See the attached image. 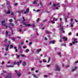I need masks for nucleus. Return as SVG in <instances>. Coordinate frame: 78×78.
Returning <instances> with one entry per match:
<instances>
[{"label":"nucleus","instance_id":"nucleus-1","mask_svg":"<svg viewBox=\"0 0 78 78\" xmlns=\"http://www.w3.org/2000/svg\"><path fill=\"white\" fill-rule=\"evenodd\" d=\"M5 78H12V74L10 73H8L5 76Z\"/></svg>","mask_w":78,"mask_h":78},{"label":"nucleus","instance_id":"nucleus-2","mask_svg":"<svg viewBox=\"0 0 78 78\" xmlns=\"http://www.w3.org/2000/svg\"><path fill=\"white\" fill-rule=\"evenodd\" d=\"M23 25H25L26 27H29L31 26V24H27V23L25 22H23Z\"/></svg>","mask_w":78,"mask_h":78},{"label":"nucleus","instance_id":"nucleus-3","mask_svg":"<svg viewBox=\"0 0 78 78\" xmlns=\"http://www.w3.org/2000/svg\"><path fill=\"white\" fill-rule=\"evenodd\" d=\"M55 67L56 68V70L57 71H60V68H59L58 65H55Z\"/></svg>","mask_w":78,"mask_h":78},{"label":"nucleus","instance_id":"nucleus-4","mask_svg":"<svg viewBox=\"0 0 78 78\" xmlns=\"http://www.w3.org/2000/svg\"><path fill=\"white\" fill-rule=\"evenodd\" d=\"M22 61H20V60H19V62H17V63H16V62H13L14 64H17V65L18 66H20V64H19L20 63H21V62H22Z\"/></svg>","mask_w":78,"mask_h":78},{"label":"nucleus","instance_id":"nucleus-5","mask_svg":"<svg viewBox=\"0 0 78 78\" xmlns=\"http://www.w3.org/2000/svg\"><path fill=\"white\" fill-rule=\"evenodd\" d=\"M14 67V65H6V67H8L9 68V67Z\"/></svg>","mask_w":78,"mask_h":78},{"label":"nucleus","instance_id":"nucleus-6","mask_svg":"<svg viewBox=\"0 0 78 78\" xmlns=\"http://www.w3.org/2000/svg\"><path fill=\"white\" fill-rule=\"evenodd\" d=\"M63 28H64L63 27H61L60 28V30L61 31H62V33H65V31H64V30H63Z\"/></svg>","mask_w":78,"mask_h":78},{"label":"nucleus","instance_id":"nucleus-7","mask_svg":"<svg viewBox=\"0 0 78 78\" xmlns=\"http://www.w3.org/2000/svg\"><path fill=\"white\" fill-rule=\"evenodd\" d=\"M40 5L41 6V8H43V5L41 2H40Z\"/></svg>","mask_w":78,"mask_h":78},{"label":"nucleus","instance_id":"nucleus-8","mask_svg":"<svg viewBox=\"0 0 78 78\" xmlns=\"http://www.w3.org/2000/svg\"><path fill=\"white\" fill-rule=\"evenodd\" d=\"M50 44H55V41H50Z\"/></svg>","mask_w":78,"mask_h":78},{"label":"nucleus","instance_id":"nucleus-9","mask_svg":"<svg viewBox=\"0 0 78 78\" xmlns=\"http://www.w3.org/2000/svg\"><path fill=\"white\" fill-rule=\"evenodd\" d=\"M23 66H26V64L25 62H24L23 63Z\"/></svg>","mask_w":78,"mask_h":78},{"label":"nucleus","instance_id":"nucleus-10","mask_svg":"<svg viewBox=\"0 0 78 78\" xmlns=\"http://www.w3.org/2000/svg\"><path fill=\"white\" fill-rule=\"evenodd\" d=\"M62 39H63L64 41H67V38L66 37H62Z\"/></svg>","mask_w":78,"mask_h":78},{"label":"nucleus","instance_id":"nucleus-11","mask_svg":"<svg viewBox=\"0 0 78 78\" xmlns=\"http://www.w3.org/2000/svg\"><path fill=\"white\" fill-rule=\"evenodd\" d=\"M57 54H58V55H59L60 57H61V52H58Z\"/></svg>","mask_w":78,"mask_h":78},{"label":"nucleus","instance_id":"nucleus-12","mask_svg":"<svg viewBox=\"0 0 78 78\" xmlns=\"http://www.w3.org/2000/svg\"><path fill=\"white\" fill-rule=\"evenodd\" d=\"M70 25L71 27H72V28H73V25L72 23H70Z\"/></svg>","mask_w":78,"mask_h":78},{"label":"nucleus","instance_id":"nucleus-13","mask_svg":"<svg viewBox=\"0 0 78 78\" xmlns=\"http://www.w3.org/2000/svg\"><path fill=\"white\" fill-rule=\"evenodd\" d=\"M2 25H3V26H4L5 27V28H8V26L6 25V24H2Z\"/></svg>","mask_w":78,"mask_h":78},{"label":"nucleus","instance_id":"nucleus-14","mask_svg":"<svg viewBox=\"0 0 78 78\" xmlns=\"http://www.w3.org/2000/svg\"><path fill=\"white\" fill-rule=\"evenodd\" d=\"M33 76L35 78H38V77L36 75L33 74Z\"/></svg>","mask_w":78,"mask_h":78},{"label":"nucleus","instance_id":"nucleus-15","mask_svg":"<svg viewBox=\"0 0 78 78\" xmlns=\"http://www.w3.org/2000/svg\"><path fill=\"white\" fill-rule=\"evenodd\" d=\"M20 75H21V74L20 73H18L17 74V75H18V76H19V77L20 76Z\"/></svg>","mask_w":78,"mask_h":78},{"label":"nucleus","instance_id":"nucleus-16","mask_svg":"<svg viewBox=\"0 0 78 78\" xmlns=\"http://www.w3.org/2000/svg\"><path fill=\"white\" fill-rule=\"evenodd\" d=\"M29 51H30V50H29L28 49H27L26 50L25 52L26 53H28Z\"/></svg>","mask_w":78,"mask_h":78},{"label":"nucleus","instance_id":"nucleus-17","mask_svg":"<svg viewBox=\"0 0 78 78\" xmlns=\"http://www.w3.org/2000/svg\"><path fill=\"white\" fill-rule=\"evenodd\" d=\"M10 25H11L12 27H14V24L11 23L9 24Z\"/></svg>","mask_w":78,"mask_h":78},{"label":"nucleus","instance_id":"nucleus-18","mask_svg":"<svg viewBox=\"0 0 78 78\" xmlns=\"http://www.w3.org/2000/svg\"><path fill=\"white\" fill-rule=\"evenodd\" d=\"M7 41H8V40L6 38L4 40V42H5V43H7Z\"/></svg>","mask_w":78,"mask_h":78},{"label":"nucleus","instance_id":"nucleus-19","mask_svg":"<svg viewBox=\"0 0 78 78\" xmlns=\"http://www.w3.org/2000/svg\"><path fill=\"white\" fill-rule=\"evenodd\" d=\"M14 49H16V52H17V47H16V46H15L14 47Z\"/></svg>","mask_w":78,"mask_h":78},{"label":"nucleus","instance_id":"nucleus-20","mask_svg":"<svg viewBox=\"0 0 78 78\" xmlns=\"http://www.w3.org/2000/svg\"><path fill=\"white\" fill-rule=\"evenodd\" d=\"M50 59H51V58H50V57H49L48 58V62H50Z\"/></svg>","mask_w":78,"mask_h":78},{"label":"nucleus","instance_id":"nucleus-21","mask_svg":"<svg viewBox=\"0 0 78 78\" xmlns=\"http://www.w3.org/2000/svg\"><path fill=\"white\" fill-rule=\"evenodd\" d=\"M5 20H4L3 21H2L1 22V23L2 24V25H3V24H3V23H5Z\"/></svg>","mask_w":78,"mask_h":78},{"label":"nucleus","instance_id":"nucleus-22","mask_svg":"<svg viewBox=\"0 0 78 78\" xmlns=\"http://www.w3.org/2000/svg\"><path fill=\"white\" fill-rule=\"evenodd\" d=\"M14 30H11V33H12V35H13V34H14V33H13V31H14Z\"/></svg>","mask_w":78,"mask_h":78},{"label":"nucleus","instance_id":"nucleus-23","mask_svg":"<svg viewBox=\"0 0 78 78\" xmlns=\"http://www.w3.org/2000/svg\"><path fill=\"white\" fill-rule=\"evenodd\" d=\"M22 49V46H20L19 47H18V49Z\"/></svg>","mask_w":78,"mask_h":78},{"label":"nucleus","instance_id":"nucleus-24","mask_svg":"<svg viewBox=\"0 0 78 78\" xmlns=\"http://www.w3.org/2000/svg\"><path fill=\"white\" fill-rule=\"evenodd\" d=\"M65 20L66 23H67V18H65Z\"/></svg>","mask_w":78,"mask_h":78},{"label":"nucleus","instance_id":"nucleus-25","mask_svg":"<svg viewBox=\"0 0 78 78\" xmlns=\"http://www.w3.org/2000/svg\"><path fill=\"white\" fill-rule=\"evenodd\" d=\"M17 58L19 59V57H20V55H16Z\"/></svg>","mask_w":78,"mask_h":78},{"label":"nucleus","instance_id":"nucleus-26","mask_svg":"<svg viewBox=\"0 0 78 78\" xmlns=\"http://www.w3.org/2000/svg\"><path fill=\"white\" fill-rule=\"evenodd\" d=\"M41 50H42V49H41V48H40V50L37 51H36V52H39V51H41Z\"/></svg>","mask_w":78,"mask_h":78},{"label":"nucleus","instance_id":"nucleus-27","mask_svg":"<svg viewBox=\"0 0 78 78\" xmlns=\"http://www.w3.org/2000/svg\"><path fill=\"white\" fill-rule=\"evenodd\" d=\"M6 48H9V44H8L7 46H6Z\"/></svg>","mask_w":78,"mask_h":78},{"label":"nucleus","instance_id":"nucleus-28","mask_svg":"<svg viewBox=\"0 0 78 78\" xmlns=\"http://www.w3.org/2000/svg\"><path fill=\"white\" fill-rule=\"evenodd\" d=\"M6 48H9V44H8L7 46H6Z\"/></svg>","mask_w":78,"mask_h":78},{"label":"nucleus","instance_id":"nucleus-29","mask_svg":"<svg viewBox=\"0 0 78 78\" xmlns=\"http://www.w3.org/2000/svg\"><path fill=\"white\" fill-rule=\"evenodd\" d=\"M10 11H8L6 13V14H10Z\"/></svg>","mask_w":78,"mask_h":78},{"label":"nucleus","instance_id":"nucleus-30","mask_svg":"<svg viewBox=\"0 0 78 78\" xmlns=\"http://www.w3.org/2000/svg\"><path fill=\"white\" fill-rule=\"evenodd\" d=\"M29 9H26V11L27 12H29Z\"/></svg>","mask_w":78,"mask_h":78},{"label":"nucleus","instance_id":"nucleus-31","mask_svg":"<svg viewBox=\"0 0 78 78\" xmlns=\"http://www.w3.org/2000/svg\"><path fill=\"white\" fill-rule=\"evenodd\" d=\"M56 5L55 4H53V5H52V6H53V7H55Z\"/></svg>","mask_w":78,"mask_h":78},{"label":"nucleus","instance_id":"nucleus-32","mask_svg":"<svg viewBox=\"0 0 78 78\" xmlns=\"http://www.w3.org/2000/svg\"><path fill=\"white\" fill-rule=\"evenodd\" d=\"M14 47V46H13V45H10V48H11V49L12 48V47Z\"/></svg>","mask_w":78,"mask_h":78},{"label":"nucleus","instance_id":"nucleus-33","mask_svg":"<svg viewBox=\"0 0 78 78\" xmlns=\"http://www.w3.org/2000/svg\"><path fill=\"white\" fill-rule=\"evenodd\" d=\"M23 21H25V20H26L25 19V18H24V17L23 16Z\"/></svg>","mask_w":78,"mask_h":78},{"label":"nucleus","instance_id":"nucleus-34","mask_svg":"<svg viewBox=\"0 0 78 78\" xmlns=\"http://www.w3.org/2000/svg\"><path fill=\"white\" fill-rule=\"evenodd\" d=\"M9 22H12V20L10 19V20H9Z\"/></svg>","mask_w":78,"mask_h":78},{"label":"nucleus","instance_id":"nucleus-35","mask_svg":"<svg viewBox=\"0 0 78 78\" xmlns=\"http://www.w3.org/2000/svg\"><path fill=\"white\" fill-rule=\"evenodd\" d=\"M7 5H9V2H7Z\"/></svg>","mask_w":78,"mask_h":78},{"label":"nucleus","instance_id":"nucleus-36","mask_svg":"<svg viewBox=\"0 0 78 78\" xmlns=\"http://www.w3.org/2000/svg\"><path fill=\"white\" fill-rule=\"evenodd\" d=\"M37 2H36L35 1H34V3L33 4H37Z\"/></svg>","mask_w":78,"mask_h":78},{"label":"nucleus","instance_id":"nucleus-37","mask_svg":"<svg viewBox=\"0 0 78 78\" xmlns=\"http://www.w3.org/2000/svg\"><path fill=\"white\" fill-rule=\"evenodd\" d=\"M12 41H14L15 39H14V37H12Z\"/></svg>","mask_w":78,"mask_h":78},{"label":"nucleus","instance_id":"nucleus-38","mask_svg":"<svg viewBox=\"0 0 78 78\" xmlns=\"http://www.w3.org/2000/svg\"><path fill=\"white\" fill-rule=\"evenodd\" d=\"M44 39L45 41H47V38H46V37H44Z\"/></svg>","mask_w":78,"mask_h":78},{"label":"nucleus","instance_id":"nucleus-39","mask_svg":"<svg viewBox=\"0 0 78 78\" xmlns=\"http://www.w3.org/2000/svg\"><path fill=\"white\" fill-rule=\"evenodd\" d=\"M73 44H75V42L74 41H73Z\"/></svg>","mask_w":78,"mask_h":78},{"label":"nucleus","instance_id":"nucleus-40","mask_svg":"<svg viewBox=\"0 0 78 78\" xmlns=\"http://www.w3.org/2000/svg\"><path fill=\"white\" fill-rule=\"evenodd\" d=\"M49 33H50L49 31H47V34H49Z\"/></svg>","mask_w":78,"mask_h":78},{"label":"nucleus","instance_id":"nucleus-41","mask_svg":"<svg viewBox=\"0 0 78 78\" xmlns=\"http://www.w3.org/2000/svg\"><path fill=\"white\" fill-rule=\"evenodd\" d=\"M77 39L76 38H75L74 40V41L75 42L76 41Z\"/></svg>","mask_w":78,"mask_h":78},{"label":"nucleus","instance_id":"nucleus-42","mask_svg":"<svg viewBox=\"0 0 78 78\" xmlns=\"http://www.w3.org/2000/svg\"><path fill=\"white\" fill-rule=\"evenodd\" d=\"M8 50H9L8 48H6L5 49V51H8Z\"/></svg>","mask_w":78,"mask_h":78},{"label":"nucleus","instance_id":"nucleus-43","mask_svg":"<svg viewBox=\"0 0 78 78\" xmlns=\"http://www.w3.org/2000/svg\"><path fill=\"white\" fill-rule=\"evenodd\" d=\"M40 20V18H38L37 20V22H38Z\"/></svg>","mask_w":78,"mask_h":78},{"label":"nucleus","instance_id":"nucleus-44","mask_svg":"<svg viewBox=\"0 0 78 78\" xmlns=\"http://www.w3.org/2000/svg\"><path fill=\"white\" fill-rule=\"evenodd\" d=\"M23 48H27V47H26V46H23Z\"/></svg>","mask_w":78,"mask_h":78},{"label":"nucleus","instance_id":"nucleus-45","mask_svg":"<svg viewBox=\"0 0 78 78\" xmlns=\"http://www.w3.org/2000/svg\"><path fill=\"white\" fill-rule=\"evenodd\" d=\"M60 22H61V21H62V18H60Z\"/></svg>","mask_w":78,"mask_h":78},{"label":"nucleus","instance_id":"nucleus-46","mask_svg":"<svg viewBox=\"0 0 78 78\" xmlns=\"http://www.w3.org/2000/svg\"><path fill=\"white\" fill-rule=\"evenodd\" d=\"M75 70V69H72V72H74V71Z\"/></svg>","mask_w":78,"mask_h":78},{"label":"nucleus","instance_id":"nucleus-47","mask_svg":"<svg viewBox=\"0 0 78 78\" xmlns=\"http://www.w3.org/2000/svg\"><path fill=\"white\" fill-rule=\"evenodd\" d=\"M72 34V33L71 32H70L69 33V36H70V34Z\"/></svg>","mask_w":78,"mask_h":78},{"label":"nucleus","instance_id":"nucleus-48","mask_svg":"<svg viewBox=\"0 0 78 78\" xmlns=\"http://www.w3.org/2000/svg\"><path fill=\"white\" fill-rule=\"evenodd\" d=\"M8 28H10L11 29V30H12V27H11L10 26Z\"/></svg>","mask_w":78,"mask_h":78},{"label":"nucleus","instance_id":"nucleus-49","mask_svg":"<svg viewBox=\"0 0 78 78\" xmlns=\"http://www.w3.org/2000/svg\"><path fill=\"white\" fill-rule=\"evenodd\" d=\"M3 73H6V71L3 70Z\"/></svg>","mask_w":78,"mask_h":78},{"label":"nucleus","instance_id":"nucleus-50","mask_svg":"<svg viewBox=\"0 0 78 78\" xmlns=\"http://www.w3.org/2000/svg\"><path fill=\"white\" fill-rule=\"evenodd\" d=\"M51 22H52V23H55V22H53V21H51Z\"/></svg>","mask_w":78,"mask_h":78},{"label":"nucleus","instance_id":"nucleus-51","mask_svg":"<svg viewBox=\"0 0 78 78\" xmlns=\"http://www.w3.org/2000/svg\"><path fill=\"white\" fill-rule=\"evenodd\" d=\"M4 62H4V61H2V64L3 65Z\"/></svg>","mask_w":78,"mask_h":78},{"label":"nucleus","instance_id":"nucleus-52","mask_svg":"<svg viewBox=\"0 0 78 78\" xmlns=\"http://www.w3.org/2000/svg\"><path fill=\"white\" fill-rule=\"evenodd\" d=\"M15 72L16 73H17V70H15Z\"/></svg>","mask_w":78,"mask_h":78},{"label":"nucleus","instance_id":"nucleus-53","mask_svg":"<svg viewBox=\"0 0 78 78\" xmlns=\"http://www.w3.org/2000/svg\"><path fill=\"white\" fill-rule=\"evenodd\" d=\"M31 70H32V71L34 70V68H32Z\"/></svg>","mask_w":78,"mask_h":78},{"label":"nucleus","instance_id":"nucleus-54","mask_svg":"<svg viewBox=\"0 0 78 78\" xmlns=\"http://www.w3.org/2000/svg\"><path fill=\"white\" fill-rule=\"evenodd\" d=\"M31 44H32V42H30V43L29 44V45H31Z\"/></svg>","mask_w":78,"mask_h":78},{"label":"nucleus","instance_id":"nucleus-55","mask_svg":"<svg viewBox=\"0 0 78 78\" xmlns=\"http://www.w3.org/2000/svg\"><path fill=\"white\" fill-rule=\"evenodd\" d=\"M68 67H69V65H68L66 67V68H67Z\"/></svg>","mask_w":78,"mask_h":78},{"label":"nucleus","instance_id":"nucleus-56","mask_svg":"<svg viewBox=\"0 0 78 78\" xmlns=\"http://www.w3.org/2000/svg\"><path fill=\"white\" fill-rule=\"evenodd\" d=\"M45 21H47V20H43V22H45Z\"/></svg>","mask_w":78,"mask_h":78},{"label":"nucleus","instance_id":"nucleus-57","mask_svg":"<svg viewBox=\"0 0 78 78\" xmlns=\"http://www.w3.org/2000/svg\"><path fill=\"white\" fill-rule=\"evenodd\" d=\"M6 34H8V31H6Z\"/></svg>","mask_w":78,"mask_h":78},{"label":"nucleus","instance_id":"nucleus-58","mask_svg":"<svg viewBox=\"0 0 78 78\" xmlns=\"http://www.w3.org/2000/svg\"><path fill=\"white\" fill-rule=\"evenodd\" d=\"M15 5L16 6H17V3H16L15 4Z\"/></svg>","mask_w":78,"mask_h":78},{"label":"nucleus","instance_id":"nucleus-59","mask_svg":"<svg viewBox=\"0 0 78 78\" xmlns=\"http://www.w3.org/2000/svg\"><path fill=\"white\" fill-rule=\"evenodd\" d=\"M75 21L76 22H78V21L76 20V19L75 20Z\"/></svg>","mask_w":78,"mask_h":78},{"label":"nucleus","instance_id":"nucleus-60","mask_svg":"<svg viewBox=\"0 0 78 78\" xmlns=\"http://www.w3.org/2000/svg\"><path fill=\"white\" fill-rule=\"evenodd\" d=\"M50 65H49L47 66V67H50Z\"/></svg>","mask_w":78,"mask_h":78},{"label":"nucleus","instance_id":"nucleus-61","mask_svg":"<svg viewBox=\"0 0 78 78\" xmlns=\"http://www.w3.org/2000/svg\"><path fill=\"white\" fill-rule=\"evenodd\" d=\"M40 10L39 9H38L37 10V12H39V11H40Z\"/></svg>","mask_w":78,"mask_h":78},{"label":"nucleus","instance_id":"nucleus-62","mask_svg":"<svg viewBox=\"0 0 78 78\" xmlns=\"http://www.w3.org/2000/svg\"><path fill=\"white\" fill-rule=\"evenodd\" d=\"M44 27H43V28H42V30H44Z\"/></svg>","mask_w":78,"mask_h":78},{"label":"nucleus","instance_id":"nucleus-63","mask_svg":"<svg viewBox=\"0 0 78 78\" xmlns=\"http://www.w3.org/2000/svg\"><path fill=\"white\" fill-rule=\"evenodd\" d=\"M71 22H72V21H73V19H71Z\"/></svg>","mask_w":78,"mask_h":78},{"label":"nucleus","instance_id":"nucleus-64","mask_svg":"<svg viewBox=\"0 0 78 78\" xmlns=\"http://www.w3.org/2000/svg\"><path fill=\"white\" fill-rule=\"evenodd\" d=\"M47 76L46 75H44V77H47Z\"/></svg>","mask_w":78,"mask_h":78}]
</instances>
